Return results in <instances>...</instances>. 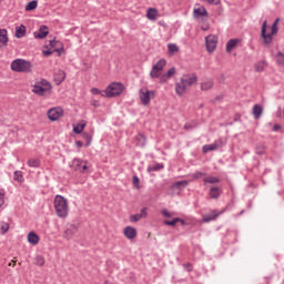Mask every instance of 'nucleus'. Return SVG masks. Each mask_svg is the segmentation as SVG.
Wrapping results in <instances>:
<instances>
[{"mask_svg": "<svg viewBox=\"0 0 284 284\" xmlns=\"http://www.w3.org/2000/svg\"><path fill=\"white\" fill-rule=\"evenodd\" d=\"M199 81L196 74H185L180 79V82L175 83V92L178 97H183L187 91V88L194 85Z\"/></svg>", "mask_w": 284, "mask_h": 284, "instance_id": "nucleus-1", "label": "nucleus"}, {"mask_svg": "<svg viewBox=\"0 0 284 284\" xmlns=\"http://www.w3.org/2000/svg\"><path fill=\"white\" fill-rule=\"evenodd\" d=\"M278 21H280V19L277 18L274 21V23L272 24L271 33H267V20H265L263 22L262 29H261V37L263 39V45L272 44V41L274 39V34H278Z\"/></svg>", "mask_w": 284, "mask_h": 284, "instance_id": "nucleus-2", "label": "nucleus"}, {"mask_svg": "<svg viewBox=\"0 0 284 284\" xmlns=\"http://www.w3.org/2000/svg\"><path fill=\"white\" fill-rule=\"evenodd\" d=\"M54 210L59 219H65L68 216V200L63 195H55Z\"/></svg>", "mask_w": 284, "mask_h": 284, "instance_id": "nucleus-3", "label": "nucleus"}, {"mask_svg": "<svg viewBox=\"0 0 284 284\" xmlns=\"http://www.w3.org/2000/svg\"><path fill=\"white\" fill-rule=\"evenodd\" d=\"M123 90H125V85H123V83L112 82L104 90L105 98L114 99V97H121V94H123Z\"/></svg>", "mask_w": 284, "mask_h": 284, "instance_id": "nucleus-4", "label": "nucleus"}, {"mask_svg": "<svg viewBox=\"0 0 284 284\" xmlns=\"http://www.w3.org/2000/svg\"><path fill=\"white\" fill-rule=\"evenodd\" d=\"M11 70L13 72H32V63L23 59H16L11 62Z\"/></svg>", "mask_w": 284, "mask_h": 284, "instance_id": "nucleus-5", "label": "nucleus"}, {"mask_svg": "<svg viewBox=\"0 0 284 284\" xmlns=\"http://www.w3.org/2000/svg\"><path fill=\"white\" fill-rule=\"evenodd\" d=\"M71 168L75 171V172H81V174H88V161H83L80 159H74L72 161V165Z\"/></svg>", "mask_w": 284, "mask_h": 284, "instance_id": "nucleus-6", "label": "nucleus"}, {"mask_svg": "<svg viewBox=\"0 0 284 284\" xmlns=\"http://www.w3.org/2000/svg\"><path fill=\"white\" fill-rule=\"evenodd\" d=\"M154 91H150L148 89H140V101L142 105H149L150 101L154 99Z\"/></svg>", "mask_w": 284, "mask_h": 284, "instance_id": "nucleus-7", "label": "nucleus"}, {"mask_svg": "<svg viewBox=\"0 0 284 284\" xmlns=\"http://www.w3.org/2000/svg\"><path fill=\"white\" fill-rule=\"evenodd\" d=\"M216 43H219V38L216 36H207L205 38L207 52H214V50H216Z\"/></svg>", "mask_w": 284, "mask_h": 284, "instance_id": "nucleus-8", "label": "nucleus"}, {"mask_svg": "<svg viewBox=\"0 0 284 284\" xmlns=\"http://www.w3.org/2000/svg\"><path fill=\"white\" fill-rule=\"evenodd\" d=\"M63 116V109L61 108H52L48 111L49 121H59Z\"/></svg>", "mask_w": 284, "mask_h": 284, "instance_id": "nucleus-9", "label": "nucleus"}, {"mask_svg": "<svg viewBox=\"0 0 284 284\" xmlns=\"http://www.w3.org/2000/svg\"><path fill=\"white\" fill-rule=\"evenodd\" d=\"M52 89L48 87H41V84H33L32 92L33 94H38V97H45V94L50 93Z\"/></svg>", "mask_w": 284, "mask_h": 284, "instance_id": "nucleus-10", "label": "nucleus"}, {"mask_svg": "<svg viewBox=\"0 0 284 284\" xmlns=\"http://www.w3.org/2000/svg\"><path fill=\"white\" fill-rule=\"evenodd\" d=\"M141 219H148V207L141 209L140 213L130 215L131 223H139V221H141Z\"/></svg>", "mask_w": 284, "mask_h": 284, "instance_id": "nucleus-11", "label": "nucleus"}, {"mask_svg": "<svg viewBox=\"0 0 284 284\" xmlns=\"http://www.w3.org/2000/svg\"><path fill=\"white\" fill-rule=\"evenodd\" d=\"M77 232H79V229L77 227V225L71 224L69 225L64 232H63V237L68 239L70 241V239H72V236H74V234H77Z\"/></svg>", "mask_w": 284, "mask_h": 284, "instance_id": "nucleus-12", "label": "nucleus"}, {"mask_svg": "<svg viewBox=\"0 0 284 284\" xmlns=\"http://www.w3.org/2000/svg\"><path fill=\"white\" fill-rule=\"evenodd\" d=\"M50 30L48 29V26H41L38 31L33 33V37L36 39H45L48 37Z\"/></svg>", "mask_w": 284, "mask_h": 284, "instance_id": "nucleus-13", "label": "nucleus"}, {"mask_svg": "<svg viewBox=\"0 0 284 284\" xmlns=\"http://www.w3.org/2000/svg\"><path fill=\"white\" fill-rule=\"evenodd\" d=\"M223 212H225V210L219 212L216 210H213L211 212V214L204 215L203 216V221L204 223H210V221H216V219H219V216H221V214H223Z\"/></svg>", "mask_w": 284, "mask_h": 284, "instance_id": "nucleus-14", "label": "nucleus"}, {"mask_svg": "<svg viewBox=\"0 0 284 284\" xmlns=\"http://www.w3.org/2000/svg\"><path fill=\"white\" fill-rule=\"evenodd\" d=\"M123 234L125 239L132 241V239H136V229H134L133 226H126L124 227Z\"/></svg>", "mask_w": 284, "mask_h": 284, "instance_id": "nucleus-15", "label": "nucleus"}, {"mask_svg": "<svg viewBox=\"0 0 284 284\" xmlns=\"http://www.w3.org/2000/svg\"><path fill=\"white\" fill-rule=\"evenodd\" d=\"M193 16L195 19H201V17H207V9H205V7L194 8Z\"/></svg>", "mask_w": 284, "mask_h": 284, "instance_id": "nucleus-16", "label": "nucleus"}, {"mask_svg": "<svg viewBox=\"0 0 284 284\" xmlns=\"http://www.w3.org/2000/svg\"><path fill=\"white\" fill-rule=\"evenodd\" d=\"M8 45V30L0 29V48Z\"/></svg>", "mask_w": 284, "mask_h": 284, "instance_id": "nucleus-17", "label": "nucleus"}, {"mask_svg": "<svg viewBox=\"0 0 284 284\" xmlns=\"http://www.w3.org/2000/svg\"><path fill=\"white\" fill-rule=\"evenodd\" d=\"M54 81H55L57 85H61V83H63V81H65V72L62 70H59L54 74Z\"/></svg>", "mask_w": 284, "mask_h": 284, "instance_id": "nucleus-18", "label": "nucleus"}, {"mask_svg": "<svg viewBox=\"0 0 284 284\" xmlns=\"http://www.w3.org/2000/svg\"><path fill=\"white\" fill-rule=\"evenodd\" d=\"M221 194H223V190L216 186H212L210 189V197L211 199H220Z\"/></svg>", "mask_w": 284, "mask_h": 284, "instance_id": "nucleus-19", "label": "nucleus"}, {"mask_svg": "<svg viewBox=\"0 0 284 284\" xmlns=\"http://www.w3.org/2000/svg\"><path fill=\"white\" fill-rule=\"evenodd\" d=\"M204 154H207V152H214V150H219V141L212 143V144H205L202 148Z\"/></svg>", "mask_w": 284, "mask_h": 284, "instance_id": "nucleus-20", "label": "nucleus"}, {"mask_svg": "<svg viewBox=\"0 0 284 284\" xmlns=\"http://www.w3.org/2000/svg\"><path fill=\"white\" fill-rule=\"evenodd\" d=\"M27 239H28V243H30V245H38L39 244V236L34 232H30L28 234Z\"/></svg>", "mask_w": 284, "mask_h": 284, "instance_id": "nucleus-21", "label": "nucleus"}, {"mask_svg": "<svg viewBox=\"0 0 284 284\" xmlns=\"http://www.w3.org/2000/svg\"><path fill=\"white\" fill-rule=\"evenodd\" d=\"M262 115H263V106H261L260 104H255L253 106L254 119H261Z\"/></svg>", "mask_w": 284, "mask_h": 284, "instance_id": "nucleus-22", "label": "nucleus"}, {"mask_svg": "<svg viewBox=\"0 0 284 284\" xmlns=\"http://www.w3.org/2000/svg\"><path fill=\"white\" fill-rule=\"evenodd\" d=\"M168 61L165 59H160L153 67V70H159L160 72H163V69L165 68Z\"/></svg>", "mask_w": 284, "mask_h": 284, "instance_id": "nucleus-23", "label": "nucleus"}, {"mask_svg": "<svg viewBox=\"0 0 284 284\" xmlns=\"http://www.w3.org/2000/svg\"><path fill=\"white\" fill-rule=\"evenodd\" d=\"M146 17L148 19H150V21H156V17H159V11H156V9L154 8H150L146 12Z\"/></svg>", "mask_w": 284, "mask_h": 284, "instance_id": "nucleus-24", "label": "nucleus"}, {"mask_svg": "<svg viewBox=\"0 0 284 284\" xmlns=\"http://www.w3.org/2000/svg\"><path fill=\"white\" fill-rule=\"evenodd\" d=\"M239 39H231L227 41L226 43V52H231L232 50H234V48H236V45H239Z\"/></svg>", "mask_w": 284, "mask_h": 284, "instance_id": "nucleus-25", "label": "nucleus"}, {"mask_svg": "<svg viewBox=\"0 0 284 284\" xmlns=\"http://www.w3.org/2000/svg\"><path fill=\"white\" fill-rule=\"evenodd\" d=\"M26 34V26L21 24L20 27L16 28V34L14 37L17 39H23V36Z\"/></svg>", "mask_w": 284, "mask_h": 284, "instance_id": "nucleus-26", "label": "nucleus"}, {"mask_svg": "<svg viewBox=\"0 0 284 284\" xmlns=\"http://www.w3.org/2000/svg\"><path fill=\"white\" fill-rule=\"evenodd\" d=\"M135 139L140 148H145V143L148 142V138H145V135L139 133Z\"/></svg>", "mask_w": 284, "mask_h": 284, "instance_id": "nucleus-27", "label": "nucleus"}, {"mask_svg": "<svg viewBox=\"0 0 284 284\" xmlns=\"http://www.w3.org/2000/svg\"><path fill=\"white\" fill-rule=\"evenodd\" d=\"M275 59H276L277 65H280L281 68H284V53L278 51L275 55Z\"/></svg>", "mask_w": 284, "mask_h": 284, "instance_id": "nucleus-28", "label": "nucleus"}, {"mask_svg": "<svg viewBox=\"0 0 284 284\" xmlns=\"http://www.w3.org/2000/svg\"><path fill=\"white\" fill-rule=\"evenodd\" d=\"M37 6H39V2L37 0L30 1L27 6H26V11L27 12H32V10H37Z\"/></svg>", "mask_w": 284, "mask_h": 284, "instance_id": "nucleus-29", "label": "nucleus"}, {"mask_svg": "<svg viewBox=\"0 0 284 284\" xmlns=\"http://www.w3.org/2000/svg\"><path fill=\"white\" fill-rule=\"evenodd\" d=\"M204 183H211L212 185L216 184V183H221V179L216 178V176H207L203 179Z\"/></svg>", "mask_w": 284, "mask_h": 284, "instance_id": "nucleus-30", "label": "nucleus"}, {"mask_svg": "<svg viewBox=\"0 0 284 284\" xmlns=\"http://www.w3.org/2000/svg\"><path fill=\"white\" fill-rule=\"evenodd\" d=\"M213 87L214 82L212 80L201 83V90L203 91L212 90Z\"/></svg>", "mask_w": 284, "mask_h": 284, "instance_id": "nucleus-31", "label": "nucleus"}, {"mask_svg": "<svg viewBox=\"0 0 284 284\" xmlns=\"http://www.w3.org/2000/svg\"><path fill=\"white\" fill-rule=\"evenodd\" d=\"M29 168H39L41 165L40 159H30L28 160Z\"/></svg>", "mask_w": 284, "mask_h": 284, "instance_id": "nucleus-32", "label": "nucleus"}, {"mask_svg": "<svg viewBox=\"0 0 284 284\" xmlns=\"http://www.w3.org/2000/svg\"><path fill=\"white\" fill-rule=\"evenodd\" d=\"M36 85H40V88H49L50 90H52V84L50 83V81L42 79L41 81L37 82Z\"/></svg>", "mask_w": 284, "mask_h": 284, "instance_id": "nucleus-33", "label": "nucleus"}, {"mask_svg": "<svg viewBox=\"0 0 284 284\" xmlns=\"http://www.w3.org/2000/svg\"><path fill=\"white\" fill-rule=\"evenodd\" d=\"M164 165L162 163H158L155 165L148 166V172H159V170H163Z\"/></svg>", "mask_w": 284, "mask_h": 284, "instance_id": "nucleus-34", "label": "nucleus"}, {"mask_svg": "<svg viewBox=\"0 0 284 284\" xmlns=\"http://www.w3.org/2000/svg\"><path fill=\"white\" fill-rule=\"evenodd\" d=\"M34 264L42 267V265H45V257H43L42 255H37L34 258Z\"/></svg>", "mask_w": 284, "mask_h": 284, "instance_id": "nucleus-35", "label": "nucleus"}, {"mask_svg": "<svg viewBox=\"0 0 284 284\" xmlns=\"http://www.w3.org/2000/svg\"><path fill=\"white\" fill-rule=\"evenodd\" d=\"M169 54H176L179 52V47L174 43L168 44Z\"/></svg>", "mask_w": 284, "mask_h": 284, "instance_id": "nucleus-36", "label": "nucleus"}, {"mask_svg": "<svg viewBox=\"0 0 284 284\" xmlns=\"http://www.w3.org/2000/svg\"><path fill=\"white\" fill-rule=\"evenodd\" d=\"M13 179L14 181H18V183H23V173H21V171H16Z\"/></svg>", "mask_w": 284, "mask_h": 284, "instance_id": "nucleus-37", "label": "nucleus"}, {"mask_svg": "<svg viewBox=\"0 0 284 284\" xmlns=\"http://www.w3.org/2000/svg\"><path fill=\"white\" fill-rule=\"evenodd\" d=\"M181 185H182L183 187H187L189 182H187L186 180L178 181V182H175V183L172 185V187L179 189V187H181Z\"/></svg>", "mask_w": 284, "mask_h": 284, "instance_id": "nucleus-38", "label": "nucleus"}, {"mask_svg": "<svg viewBox=\"0 0 284 284\" xmlns=\"http://www.w3.org/2000/svg\"><path fill=\"white\" fill-rule=\"evenodd\" d=\"M82 138L87 141V148H89L92 143V135L90 133H82Z\"/></svg>", "mask_w": 284, "mask_h": 284, "instance_id": "nucleus-39", "label": "nucleus"}, {"mask_svg": "<svg viewBox=\"0 0 284 284\" xmlns=\"http://www.w3.org/2000/svg\"><path fill=\"white\" fill-rule=\"evenodd\" d=\"M179 217H175V219H173L172 221H169V220H165L164 222H163V224L164 225H169V226H171V227H174V225H176L178 223H179Z\"/></svg>", "mask_w": 284, "mask_h": 284, "instance_id": "nucleus-40", "label": "nucleus"}, {"mask_svg": "<svg viewBox=\"0 0 284 284\" xmlns=\"http://www.w3.org/2000/svg\"><path fill=\"white\" fill-rule=\"evenodd\" d=\"M84 129H85V124H78L77 126L73 128V132L75 134H81V132H83Z\"/></svg>", "mask_w": 284, "mask_h": 284, "instance_id": "nucleus-41", "label": "nucleus"}, {"mask_svg": "<svg viewBox=\"0 0 284 284\" xmlns=\"http://www.w3.org/2000/svg\"><path fill=\"white\" fill-rule=\"evenodd\" d=\"M255 153L258 154V156H263V154H265V146L264 145H257L255 148Z\"/></svg>", "mask_w": 284, "mask_h": 284, "instance_id": "nucleus-42", "label": "nucleus"}, {"mask_svg": "<svg viewBox=\"0 0 284 284\" xmlns=\"http://www.w3.org/2000/svg\"><path fill=\"white\" fill-rule=\"evenodd\" d=\"M151 79H159L161 78V71L152 69L150 72Z\"/></svg>", "mask_w": 284, "mask_h": 284, "instance_id": "nucleus-43", "label": "nucleus"}, {"mask_svg": "<svg viewBox=\"0 0 284 284\" xmlns=\"http://www.w3.org/2000/svg\"><path fill=\"white\" fill-rule=\"evenodd\" d=\"M9 230H10V224H8L6 222H2L1 223V232H2V234H7Z\"/></svg>", "mask_w": 284, "mask_h": 284, "instance_id": "nucleus-44", "label": "nucleus"}, {"mask_svg": "<svg viewBox=\"0 0 284 284\" xmlns=\"http://www.w3.org/2000/svg\"><path fill=\"white\" fill-rule=\"evenodd\" d=\"M174 74H176V69L171 68L168 70V72L164 75H166V78H169V79H172V77H174Z\"/></svg>", "mask_w": 284, "mask_h": 284, "instance_id": "nucleus-45", "label": "nucleus"}, {"mask_svg": "<svg viewBox=\"0 0 284 284\" xmlns=\"http://www.w3.org/2000/svg\"><path fill=\"white\" fill-rule=\"evenodd\" d=\"M91 94H100V95L105 98V91H101V90H99L97 88H92L91 89Z\"/></svg>", "mask_w": 284, "mask_h": 284, "instance_id": "nucleus-46", "label": "nucleus"}, {"mask_svg": "<svg viewBox=\"0 0 284 284\" xmlns=\"http://www.w3.org/2000/svg\"><path fill=\"white\" fill-rule=\"evenodd\" d=\"M265 70V67L263 65V62H257L255 64V72H263Z\"/></svg>", "mask_w": 284, "mask_h": 284, "instance_id": "nucleus-47", "label": "nucleus"}, {"mask_svg": "<svg viewBox=\"0 0 284 284\" xmlns=\"http://www.w3.org/2000/svg\"><path fill=\"white\" fill-rule=\"evenodd\" d=\"M132 183H133V186L136 189V190H139V184L141 183V181L139 180V176H136V175H134L133 178H132Z\"/></svg>", "mask_w": 284, "mask_h": 284, "instance_id": "nucleus-48", "label": "nucleus"}, {"mask_svg": "<svg viewBox=\"0 0 284 284\" xmlns=\"http://www.w3.org/2000/svg\"><path fill=\"white\" fill-rule=\"evenodd\" d=\"M6 193L3 191H0V207L3 206V203H6Z\"/></svg>", "mask_w": 284, "mask_h": 284, "instance_id": "nucleus-49", "label": "nucleus"}, {"mask_svg": "<svg viewBox=\"0 0 284 284\" xmlns=\"http://www.w3.org/2000/svg\"><path fill=\"white\" fill-rule=\"evenodd\" d=\"M193 179H202V176H205V173L197 171L195 173H193Z\"/></svg>", "mask_w": 284, "mask_h": 284, "instance_id": "nucleus-50", "label": "nucleus"}, {"mask_svg": "<svg viewBox=\"0 0 284 284\" xmlns=\"http://www.w3.org/2000/svg\"><path fill=\"white\" fill-rule=\"evenodd\" d=\"M162 216H165V219H171L172 214H170V212H168V210H162Z\"/></svg>", "mask_w": 284, "mask_h": 284, "instance_id": "nucleus-51", "label": "nucleus"}, {"mask_svg": "<svg viewBox=\"0 0 284 284\" xmlns=\"http://www.w3.org/2000/svg\"><path fill=\"white\" fill-rule=\"evenodd\" d=\"M168 79H170V78H166L165 74L160 75V83H166V82H168Z\"/></svg>", "mask_w": 284, "mask_h": 284, "instance_id": "nucleus-52", "label": "nucleus"}, {"mask_svg": "<svg viewBox=\"0 0 284 284\" xmlns=\"http://www.w3.org/2000/svg\"><path fill=\"white\" fill-rule=\"evenodd\" d=\"M49 45H51V48H57V40L55 39L50 40Z\"/></svg>", "mask_w": 284, "mask_h": 284, "instance_id": "nucleus-53", "label": "nucleus"}, {"mask_svg": "<svg viewBox=\"0 0 284 284\" xmlns=\"http://www.w3.org/2000/svg\"><path fill=\"white\" fill-rule=\"evenodd\" d=\"M91 105H93V108H99L100 103L97 100H92Z\"/></svg>", "mask_w": 284, "mask_h": 284, "instance_id": "nucleus-54", "label": "nucleus"}, {"mask_svg": "<svg viewBox=\"0 0 284 284\" xmlns=\"http://www.w3.org/2000/svg\"><path fill=\"white\" fill-rule=\"evenodd\" d=\"M184 267H185V270H187V272H192V270H193L191 263L185 264Z\"/></svg>", "mask_w": 284, "mask_h": 284, "instance_id": "nucleus-55", "label": "nucleus"}, {"mask_svg": "<svg viewBox=\"0 0 284 284\" xmlns=\"http://www.w3.org/2000/svg\"><path fill=\"white\" fill-rule=\"evenodd\" d=\"M193 125L190 123L184 124V130H193Z\"/></svg>", "mask_w": 284, "mask_h": 284, "instance_id": "nucleus-56", "label": "nucleus"}, {"mask_svg": "<svg viewBox=\"0 0 284 284\" xmlns=\"http://www.w3.org/2000/svg\"><path fill=\"white\" fill-rule=\"evenodd\" d=\"M75 145H77L78 149H81V148H83V142L75 141Z\"/></svg>", "mask_w": 284, "mask_h": 284, "instance_id": "nucleus-57", "label": "nucleus"}, {"mask_svg": "<svg viewBox=\"0 0 284 284\" xmlns=\"http://www.w3.org/2000/svg\"><path fill=\"white\" fill-rule=\"evenodd\" d=\"M273 130H274V132H278V130H281V125L274 124Z\"/></svg>", "mask_w": 284, "mask_h": 284, "instance_id": "nucleus-58", "label": "nucleus"}, {"mask_svg": "<svg viewBox=\"0 0 284 284\" xmlns=\"http://www.w3.org/2000/svg\"><path fill=\"white\" fill-rule=\"evenodd\" d=\"M179 223H181V225H187V222L181 217H179Z\"/></svg>", "mask_w": 284, "mask_h": 284, "instance_id": "nucleus-59", "label": "nucleus"}, {"mask_svg": "<svg viewBox=\"0 0 284 284\" xmlns=\"http://www.w3.org/2000/svg\"><path fill=\"white\" fill-rule=\"evenodd\" d=\"M44 57H50V54H52V51L48 50V51H43Z\"/></svg>", "mask_w": 284, "mask_h": 284, "instance_id": "nucleus-60", "label": "nucleus"}, {"mask_svg": "<svg viewBox=\"0 0 284 284\" xmlns=\"http://www.w3.org/2000/svg\"><path fill=\"white\" fill-rule=\"evenodd\" d=\"M204 1H206V3H219V2H216V0H204Z\"/></svg>", "mask_w": 284, "mask_h": 284, "instance_id": "nucleus-61", "label": "nucleus"}, {"mask_svg": "<svg viewBox=\"0 0 284 284\" xmlns=\"http://www.w3.org/2000/svg\"><path fill=\"white\" fill-rule=\"evenodd\" d=\"M242 214H245V210H242V211L240 212V216H242Z\"/></svg>", "mask_w": 284, "mask_h": 284, "instance_id": "nucleus-62", "label": "nucleus"}, {"mask_svg": "<svg viewBox=\"0 0 284 284\" xmlns=\"http://www.w3.org/2000/svg\"><path fill=\"white\" fill-rule=\"evenodd\" d=\"M9 265L12 266V267H14V264H12V263H9Z\"/></svg>", "mask_w": 284, "mask_h": 284, "instance_id": "nucleus-63", "label": "nucleus"}, {"mask_svg": "<svg viewBox=\"0 0 284 284\" xmlns=\"http://www.w3.org/2000/svg\"><path fill=\"white\" fill-rule=\"evenodd\" d=\"M216 99V101H219L220 99H221V97H217V98H215Z\"/></svg>", "mask_w": 284, "mask_h": 284, "instance_id": "nucleus-64", "label": "nucleus"}]
</instances>
